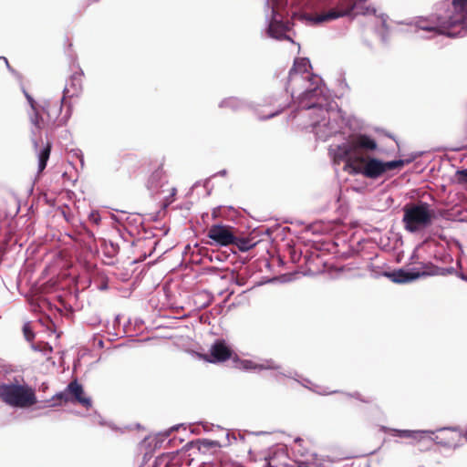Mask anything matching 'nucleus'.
Masks as SVG:
<instances>
[{
	"instance_id": "nucleus-20",
	"label": "nucleus",
	"mask_w": 467,
	"mask_h": 467,
	"mask_svg": "<svg viewBox=\"0 0 467 467\" xmlns=\"http://www.w3.org/2000/svg\"><path fill=\"white\" fill-rule=\"evenodd\" d=\"M197 442L204 448H213L219 445L217 441L210 440H199Z\"/></svg>"
},
{
	"instance_id": "nucleus-1",
	"label": "nucleus",
	"mask_w": 467,
	"mask_h": 467,
	"mask_svg": "<svg viewBox=\"0 0 467 467\" xmlns=\"http://www.w3.org/2000/svg\"><path fill=\"white\" fill-rule=\"evenodd\" d=\"M377 147L375 140L365 134H358L339 145L336 156L346 160V165L351 169V173L361 174L368 179H378L389 171L404 166L402 160L385 162L367 155V152L375 150Z\"/></svg>"
},
{
	"instance_id": "nucleus-24",
	"label": "nucleus",
	"mask_w": 467,
	"mask_h": 467,
	"mask_svg": "<svg viewBox=\"0 0 467 467\" xmlns=\"http://www.w3.org/2000/svg\"><path fill=\"white\" fill-rule=\"evenodd\" d=\"M467 3V0H453L454 5H464Z\"/></svg>"
},
{
	"instance_id": "nucleus-14",
	"label": "nucleus",
	"mask_w": 467,
	"mask_h": 467,
	"mask_svg": "<svg viewBox=\"0 0 467 467\" xmlns=\"http://www.w3.org/2000/svg\"><path fill=\"white\" fill-rule=\"evenodd\" d=\"M232 244L236 245L240 251L246 252L252 249L255 245V243L253 241V239L246 237H236L234 235V241Z\"/></svg>"
},
{
	"instance_id": "nucleus-11",
	"label": "nucleus",
	"mask_w": 467,
	"mask_h": 467,
	"mask_svg": "<svg viewBox=\"0 0 467 467\" xmlns=\"http://www.w3.org/2000/svg\"><path fill=\"white\" fill-rule=\"evenodd\" d=\"M291 459L284 449L274 451L267 459L268 467H293Z\"/></svg>"
},
{
	"instance_id": "nucleus-8",
	"label": "nucleus",
	"mask_w": 467,
	"mask_h": 467,
	"mask_svg": "<svg viewBox=\"0 0 467 467\" xmlns=\"http://www.w3.org/2000/svg\"><path fill=\"white\" fill-rule=\"evenodd\" d=\"M207 236L216 244L227 246L234 243V234L233 227L223 224L212 225L207 233Z\"/></svg>"
},
{
	"instance_id": "nucleus-5",
	"label": "nucleus",
	"mask_w": 467,
	"mask_h": 467,
	"mask_svg": "<svg viewBox=\"0 0 467 467\" xmlns=\"http://www.w3.org/2000/svg\"><path fill=\"white\" fill-rule=\"evenodd\" d=\"M202 358L210 363H221L232 359L236 368L248 369L251 368L250 360H240L237 354L223 339L216 340L210 348L208 354L202 355Z\"/></svg>"
},
{
	"instance_id": "nucleus-13",
	"label": "nucleus",
	"mask_w": 467,
	"mask_h": 467,
	"mask_svg": "<svg viewBox=\"0 0 467 467\" xmlns=\"http://www.w3.org/2000/svg\"><path fill=\"white\" fill-rule=\"evenodd\" d=\"M51 148H52L51 142H47L46 146L38 153V171L39 172H42L47 167V162L50 157Z\"/></svg>"
},
{
	"instance_id": "nucleus-7",
	"label": "nucleus",
	"mask_w": 467,
	"mask_h": 467,
	"mask_svg": "<svg viewBox=\"0 0 467 467\" xmlns=\"http://www.w3.org/2000/svg\"><path fill=\"white\" fill-rule=\"evenodd\" d=\"M62 110V104L47 102L42 108L45 117L47 129L54 131L56 129L66 125L68 116H60Z\"/></svg>"
},
{
	"instance_id": "nucleus-2",
	"label": "nucleus",
	"mask_w": 467,
	"mask_h": 467,
	"mask_svg": "<svg viewBox=\"0 0 467 467\" xmlns=\"http://www.w3.org/2000/svg\"><path fill=\"white\" fill-rule=\"evenodd\" d=\"M309 67L310 64L307 59L296 58L289 71L287 88L291 87L294 81L306 83V90L300 98L299 107L302 109H318L322 113L327 112L323 109V90L319 87L321 78L308 72Z\"/></svg>"
},
{
	"instance_id": "nucleus-16",
	"label": "nucleus",
	"mask_w": 467,
	"mask_h": 467,
	"mask_svg": "<svg viewBox=\"0 0 467 467\" xmlns=\"http://www.w3.org/2000/svg\"><path fill=\"white\" fill-rule=\"evenodd\" d=\"M285 31V26L282 23L276 21L271 22L268 27L270 36L275 38H280L281 36L284 35Z\"/></svg>"
},
{
	"instance_id": "nucleus-4",
	"label": "nucleus",
	"mask_w": 467,
	"mask_h": 467,
	"mask_svg": "<svg viewBox=\"0 0 467 467\" xmlns=\"http://www.w3.org/2000/svg\"><path fill=\"white\" fill-rule=\"evenodd\" d=\"M434 211L427 202L407 203L403 207L402 223L406 231L416 233L432 223Z\"/></svg>"
},
{
	"instance_id": "nucleus-15",
	"label": "nucleus",
	"mask_w": 467,
	"mask_h": 467,
	"mask_svg": "<svg viewBox=\"0 0 467 467\" xmlns=\"http://www.w3.org/2000/svg\"><path fill=\"white\" fill-rule=\"evenodd\" d=\"M396 275H397V277L395 278L396 282L404 283V282H409V281H412V280L419 278L421 275V274L419 272L413 273V272H407L404 270H399L397 272Z\"/></svg>"
},
{
	"instance_id": "nucleus-22",
	"label": "nucleus",
	"mask_w": 467,
	"mask_h": 467,
	"mask_svg": "<svg viewBox=\"0 0 467 467\" xmlns=\"http://www.w3.org/2000/svg\"><path fill=\"white\" fill-rule=\"evenodd\" d=\"M293 467H311L312 462H297L293 460V464H291Z\"/></svg>"
},
{
	"instance_id": "nucleus-10",
	"label": "nucleus",
	"mask_w": 467,
	"mask_h": 467,
	"mask_svg": "<svg viewBox=\"0 0 467 467\" xmlns=\"http://www.w3.org/2000/svg\"><path fill=\"white\" fill-rule=\"evenodd\" d=\"M82 72H75L71 75L68 82L67 83L64 91L61 103L67 99L74 96H78L82 88Z\"/></svg>"
},
{
	"instance_id": "nucleus-26",
	"label": "nucleus",
	"mask_w": 467,
	"mask_h": 467,
	"mask_svg": "<svg viewBox=\"0 0 467 467\" xmlns=\"http://www.w3.org/2000/svg\"><path fill=\"white\" fill-rule=\"evenodd\" d=\"M62 213H63V216H64V218L66 219V221H67V222H69V221H70V217H69V215H68V214H67L64 211L62 212Z\"/></svg>"
},
{
	"instance_id": "nucleus-19",
	"label": "nucleus",
	"mask_w": 467,
	"mask_h": 467,
	"mask_svg": "<svg viewBox=\"0 0 467 467\" xmlns=\"http://www.w3.org/2000/svg\"><path fill=\"white\" fill-rule=\"evenodd\" d=\"M23 334L27 341H32L35 337V334L32 331L30 323H25L23 326Z\"/></svg>"
},
{
	"instance_id": "nucleus-12",
	"label": "nucleus",
	"mask_w": 467,
	"mask_h": 467,
	"mask_svg": "<svg viewBox=\"0 0 467 467\" xmlns=\"http://www.w3.org/2000/svg\"><path fill=\"white\" fill-rule=\"evenodd\" d=\"M29 120L37 130L47 129V124L43 111L39 112L37 109L31 110V112L29 113Z\"/></svg>"
},
{
	"instance_id": "nucleus-6",
	"label": "nucleus",
	"mask_w": 467,
	"mask_h": 467,
	"mask_svg": "<svg viewBox=\"0 0 467 467\" xmlns=\"http://www.w3.org/2000/svg\"><path fill=\"white\" fill-rule=\"evenodd\" d=\"M54 399L60 402H73L81 404L85 408L91 406V400L84 394V389L77 379L72 380L66 389L62 392L57 393Z\"/></svg>"
},
{
	"instance_id": "nucleus-21",
	"label": "nucleus",
	"mask_w": 467,
	"mask_h": 467,
	"mask_svg": "<svg viewBox=\"0 0 467 467\" xmlns=\"http://www.w3.org/2000/svg\"><path fill=\"white\" fill-rule=\"evenodd\" d=\"M349 397L356 400H358V401H361V402H364L367 404L371 403V400L369 399H365L359 392H355L353 394H350Z\"/></svg>"
},
{
	"instance_id": "nucleus-9",
	"label": "nucleus",
	"mask_w": 467,
	"mask_h": 467,
	"mask_svg": "<svg viewBox=\"0 0 467 467\" xmlns=\"http://www.w3.org/2000/svg\"><path fill=\"white\" fill-rule=\"evenodd\" d=\"M165 163V158H154L149 161L147 163V171L149 173L148 178V187L155 188L159 185L161 181L165 176V171L163 170Z\"/></svg>"
},
{
	"instance_id": "nucleus-25",
	"label": "nucleus",
	"mask_w": 467,
	"mask_h": 467,
	"mask_svg": "<svg viewBox=\"0 0 467 467\" xmlns=\"http://www.w3.org/2000/svg\"><path fill=\"white\" fill-rule=\"evenodd\" d=\"M218 213H219V208L213 209V213H212L213 217L216 218L218 216Z\"/></svg>"
},
{
	"instance_id": "nucleus-3",
	"label": "nucleus",
	"mask_w": 467,
	"mask_h": 467,
	"mask_svg": "<svg viewBox=\"0 0 467 467\" xmlns=\"http://www.w3.org/2000/svg\"><path fill=\"white\" fill-rule=\"evenodd\" d=\"M0 400L14 408H29L37 402L35 389L23 379L0 383Z\"/></svg>"
},
{
	"instance_id": "nucleus-18",
	"label": "nucleus",
	"mask_w": 467,
	"mask_h": 467,
	"mask_svg": "<svg viewBox=\"0 0 467 467\" xmlns=\"http://www.w3.org/2000/svg\"><path fill=\"white\" fill-rule=\"evenodd\" d=\"M456 181L459 184L463 185L467 191V169L459 170L455 173Z\"/></svg>"
},
{
	"instance_id": "nucleus-23",
	"label": "nucleus",
	"mask_w": 467,
	"mask_h": 467,
	"mask_svg": "<svg viewBox=\"0 0 467 467\" xmlns=\"http://www.w3.org/2000/svg\"><path fill=\"white\" fill-rule=\"evenodd\" d=\"M26 97L31 106V110L36 109V102H35L34 99L27 93H26Z\"/></svg>"
},
{
	"instance_id": "nucleus-17",
	"label": "nucleus",
	"mask_w": 467,
	"mask_h": 467,
	"mask_svg": "<svg viewBox=\"0 0 467 467\" xmlns=\"http://www.w3.org/2000/svg\"><path fill=\"white\" fill-rule=\"evenodd\" d=\"M418 431H407V430H393V435L400 437V438H407V439H412L416 440L419 436Z\"/></svg>"
}]
</instances>
